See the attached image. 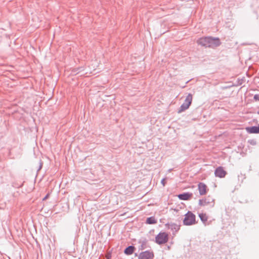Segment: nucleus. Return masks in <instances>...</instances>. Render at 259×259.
<instances>
[{"label": "nucleus", "instance_id": "f257e3e1", "mask_svg": "<svg viewBox=\"0 0 259 259\" xmlns=\"http://www.w3.org/2000/svg\"><path fill=\"white\" fill-rule=\"evenodd\" d=\"M197 43L198 45L202 46L211 48L216 47L221 45V42L219 38L212 37L200 38L197 40Z\"/></svg>", "mask_w": 259, "mask_h": 259}, {"label": "nucleus", "instance_id": "0eeeda50", "mask_svg": "<svg viewBox=\"0 0 259 259\" xmlns=\"http://www.w3.org/2000/svg\"><path fill=\"white\" fill-rule=\"evenodd\" d=\"M198 189L200 195L205 194L207 191L206 185L203 183H200L198 184Z\"/></svg>", "mask_w": 259, "mask_h": 259}, {"label": "nucleus", "instance_id": "ddd939ff", "mask_svg": "<svg viewBox=\"0 0 259 259\" xmlns=\"http://www.w3.org/2000/svg\"><path fill=\"white\" fill-rule=\"evenodd\" d=\"M209 202L206 201V199L200 200L199 203L200 205L204 206L206 205L207 203H208Z\"/></svg>", "mask_w": 259, "mask_h": 259}, {"label": "nucleus", "instance_id": "9b49d317", "mask_svg": "<svg viewBox=\"0 0 259 259\" xmlns=\"http://www.w3.org/2000/svg\"><path fill=\"white\" fill-rule=\"evenodd\" d=\"M146 223L147 224H155L157 223V220L154 217H152L148 218L146 220Z\"/></svg>", "mask_w": 259, "mask_h": 259}, {"label": "nucleus", "instance_id": "f3484780", "mask_svg": "<svg viewBox=\"0 0 259 259\" xmlns=\"http://www.w3.org/2000/svg\"><path fill=\"white\" fill-rule=\"evenodd\" d=\"M256 98V95L254 96V98L255 99Z\"/></svg>", "mask_w": 259, "mask_h": 259}, {"label": "nucleus", "instance_id": "2eb2a0df", "mask_svg": "<svg viewBox=\"0 0 259 259\" xmlns=\"http://www.w3.org/2000/svg\"><path fill=\"white\" fill-rule=\"evenodd\" d=\"M165 179H163L162 181H161V183L162 184L163 186H164L165 185Z\"/></svg>", "mask_w": 259, "mask_h": 259}, {"label": "nucleus", "instance_id": "39448f33", "mask_svg": "<svg viewBox=\"0 0 259 259\" xmlns=\"http://www.w3.org/2000/svg\"><path fill=\"white\" fill-rule=\"evenodd\" d=\"M214 175L217 177L223 178L227 175V171L225 170L224 167L219 166L215 169Z\"/></svg>", "mask_w": 259, "mask_h": 259}, {"label": "nucleus", "instance_id": "20e7f679", "mask_svg": "<svg viewBox=\"0 0 259 259\" xmlns=\"http://www.w3.org/2000/svg\"><path fill=\"white\" fill-rule=\"evenodd\" d=\"M193 97L191 94H189L186 97L184 103L181 105L179 112L187 109L190 106L192 101Z\"/></svg>", "mask_w": 259, "mask_h": 259}, {"label": "nucleus", "instance_id": "f03ea898", "mask_svg": "<svg viewBox=\"0 0 259 259\" xmlns=\"http://www.w3.org/2000/svg\"><path fill=\"white\" fill-rule=\"evenodd\" d=\"M185 225H192L195 223V215L191 211H188L185 215L183 221Z\"/></svg>", "mask_w": 259, "mask_h": 259}, {"label": "nucleus", "instance_id": "9d476101", "mask_svg": "<svg viewBox=\"0 0 259 259\" xmlns=\"http://www.w3.org/2000/svg\"><path fill=\"white\" fill-rule=\"evenodd\" d=\"M135 250V247L133 246H130L124 250V253L127 255L132 254Z\"/></svg>", "mask_w": 259, "mask_h": 259}, {"label": "nucleus", "instance_id": "423d86ee", "mask_svg": "<svg viewBox=\"0 0 259 259\" xmlns=\"http://www.w3.org/2000/svg\"><path fill=\"white\" fill-rule=\"evenodd\" d=\"M153 257L152 251H145L140 253L138 259H152Z\"/></svg>", "mask_w": 259, "mask_h": 259}, {"label": "nucleus", "instance_id": "7ed1b4c3", "mask_svg": "<svg viewBox=\"0 0 259 259\" xmlns=\"http://www.w3.org/2000/svg\"><path fill=\"white\" fill-rule=\"evenodd\" d=\"M168 234L165 232L159 233L156 237V242L159 244L165 243L168 241Z\"/></svg>", "mask_w": 259, "mask_h": 259}, {"label": "nucleus", "instance_id": "dca6fc26", "mask_svg": "<svg viewBox=\"0 0 259 259\" xmlns=\"http://www.w3.org/2000/svg\"><path fill=\"white\" fill-rule=\"evenodd\" d=\"M49 194H47L46 197L43 199V200H46V199H47L48 197H49Z\"/></svg>", "mask_w": 259, "mask_h": 259}, {"label": "nucleus", "instance_id": "4468645a", "mask_svg": "<svg viewBox=\"0 0 259 259\" xmlns=\"http://www.w3.org/2000/svg\"><path fill=\"white\" fill-rule=\"evenodd\" d=\"M238 177L241 178V182H243V180L245 179V175L241 173L238 175Z\"/></svg>", "mask_w": 259, "mask_h": 259}, {"label": "nucleus", "instance_id": "1a4fd4ad", "mask_svg": "<svg viewBox=\"0 0 259 259\" xmlns=\"http://www.w3.org/2000/svg\"><path fill=\"white\" fill-rule=\"evenodd\" d=\"M192 196V193H185L183 194H179L178 197L180 199L183 200H188L191 198Z\"/></svg>", "mask_w": 259, "mask_h": 259}, {"label": "nucleus", "instance_id": "6e6552de", "mask_svg": "<svg viewBox=\"0 0 259 259\" xmlns=\"http://www.w3.org/2000/svg\"><path fill=\"white\" fill-rule=\"evenodd\" d=\"M245 130L249 134H258L259 124L257 126L247 127L245 128Z\"/></svg>", "mask_w": 259, "mask_h": 259}, {"label": "nucleus", "instance_id": "f8f14e48", "mask_svg": "<svg viewBox=\"0 0 259 259\" xmlns=\"http://www.w3.org/2000/svg\"><path fill=\"white\" fill-rule=\"evenodd\" d=\"M199 216L202 222H205L207 221V216L206 215V214L200 213L199 214Z\"/></svg>", "mask_w": 259, "mask_h": 259}]
</instances>
